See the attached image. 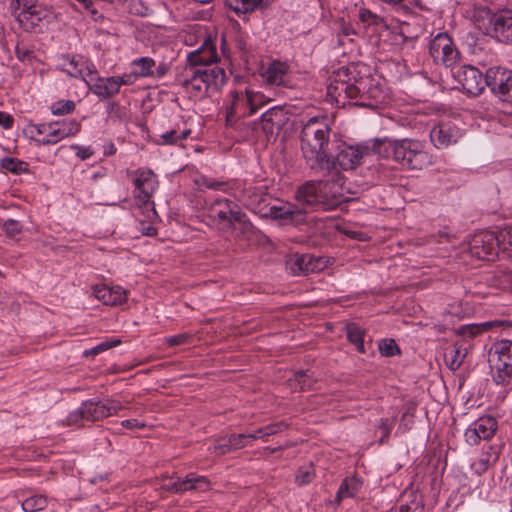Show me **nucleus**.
Masks as SVG:
<instances>
[{
    "instance_id": "f257e3e1",
    "label": "nucleus",
    "mask_w": 512,
    "mask_h": 512,
    "mask_svg": "<svg viewBox=\"0 0 512 512\" xmlns=\"http://www.w3.org/2000/svg\"><path fill=\"white\" fill-rule=\"evenodd\" d=\"M331 127L325 119L310 118L301 131V152L307 166L317 172L329 167V142Z\"/></svg>"
},
{
    "instance_id": "f03ea898",
    "label": "nucleus",
    "mask_w": 512,
    "mask_h": 512,
    "mask_svg": "<svg viewBox=\"0 0 512 512\" xmlns=\"http://www.w3.org/2000/svg\"><path fill=\"white\" fill-rule=\"evenodd\" d=\"M373 151L411 170H422L432 164V157L425 150L424 144L414 139H374Z\"/></svg>"
},
{
    "instance_id": "7ed1b4c3",
    "label": "nucleus",
    "mask_w": 512,
    "mask_h": 512,
    "mask_svg": "<svg viewBox=\"0 0 512 512\" xmlns=\"http://www.w3.org/2000/svg\"><path fill=\"white\" fill-rule=\"evenodd\" d=\"M270 102L262 92L252 89L233 90L227 96L226 123L233 126L238 120L254 115Z\"/></svg>"
},
{
    "instance_id": "20e7f679",
    "label": "nucleus",
    "mask_w": 512,
    "mask_h": 512,
    "mask_svg": "<svg viewBox=\"0 0 512 512\" xmlns=\"http://www.w3.org/2000/svg\"><path fill=\"white\" fill-rule=\"evenodd\" d=\"M330 191L331 184L328 181H307L295 192L296 204L305 210L315 206H321L324 210H333L341 204L342 199L335 193L329 196Z\"/></svg>"
},
{
    "instance_id": "39448f33",
    "label": "nucleus",
    "mask_w": 512,
    "mask_h": 512,
    "mask_svg": "<svg viewBox=\"0 0 512 512\" xmlns=\"http://www.w3.org/2000/svg\"><path fill=\"white\" fill-rule=\"evenodd\" d=\"M123 409L120 401L107 398L103 400L89 399L70 412L66 418L67 425L83 426L84 421L96 422L118 414Z\"/></svg>"
},
{
    "instance_id": "423d86ee",
    "label": "nucleus",
    "mask_w": 512,
    "mask_h": 512,
    "mask_svg": "<svg viewBox=\"0 0 512 512\" xmlns=\"http://www.w3.org/2000/svg\"><path fill=\"white\" fill-rule=\"evenodd\" d=\"M488 364L493 380L507 385L512 377V341L501 340L488 351Z\"/></svg>"
},
{
    "instance_id": "0eeeda50",
    "label": "nucleus",
    "mask_w": 512,
    "mask_h": 512,
    "mask_svg": "<svg viewBox=\"0 0 512 512\" xmlns=\"http://www.w3.org/2000/svg\"><path fill=\"white\" fill-rule=\"evenodd\" d=\"M371 154H375L373 151V141L367 145H348L342 143L337 147V153L335 156H328L329 167L325 168L324 172H339L340 170H354L364 159Z\"/></svg>"
},
{
    "instance_id": "6e6552de",
    "label": "nucleus",
    "mask_w": 512,
    "mask_h": 512,
    "mask_svg": "<svg viewBox=\"0 0 512 512\" xmlns=\"http://www.w3.org/2000/svg\"><path fill=\"white\" fill-rule=\"evenodd\" d=\"M512 261V227L482 230V261L493 262L499 253Z\"/></svg>"
},
{
    "instance_id": "1a4fd4ad",
    "label": "nucleus",
    "mask_w": 512,
    "mask_h": 512,
    "mask_svg": "<svg viewBox=\"0 0 512 512\" xmlns=\"http://www.w3.org/2000/svg\"><path fill=\"white\" fill-rule=\"evenodd\" d=\"M133 183L135 185V197L140 203V207L147 211V217L150 221L157 218L154 202L151 201L153 193L158 187L156 175L149 169H137L134 172Z\"/></svg>"
},
{
    "instance_id": "9d476101",
    "label": "nucleus",
    "mask_w": 512,
    "mask_h": 512,
    "mask_svg": "<svg viewBox=\"0 0 512 512\" xmlns=\"http://www.w3.org/2000/svg\"><path fill=\"white\" fill-rule=\"evenodd\" d=\"M482 21L485 23V33L501 43H512V11L503 10L492 13L490 9L482 7Z\"/></svg>"
},
{
    "instance_id": "9b49d317",
    "label": "nucleus",
    "mask_w": 512,
    "mask_h": 512,
    "mask_svg": "<svg viewBox=\"0 0 512 512\" xmlns=\"http://www.w3.org/2000/svg\"><path fill=\"white\" fill-rule=\"evenodd\" d=\"M210 484V480L206 476L189 473L185 478L166 477L161 487L172 493H185L192 490L203 492L210 489Z\"/></svg>"
},
{
    "instance_id": "f8f14e48",
    "label": "nucleus",
    "mask_w": 512,
    "mask_h": 512,
    "mask_svg": "<svg viewBox=\"0 0 512 512\" xmlns=\"http://www.w3.org/2000/svg\"><path fill=\"white\" fill-rule=\"evenodd\" d=\"M209 216L217 219L220 223H227L232 226L234 223H244L245 213L242 212L238 204L226 199H215L209 209Z\"/></svg>"
},
{
    "instance_id": "ddd939ff",
    "label": "nucleus",
    "mask_w": 512,
    "mask_h": 512,
    "mask_svg": "<svg viewBox=\"0 0 512 512\" xmlns=\"http://www.w3.org/2000/svg\"><path fill=\"white\" fill-rule=\"evenodd\" d=\"M429 53L435 63L450 67L456 63L458 52L447 33H438L430 42Z\"/></svg>"
},
{
    "instance_id": "4468645a",
    "label": "nucleus",
    "mask_w": 512,
    "mask_h": 512,
    "mask_svg": "<svg viewBox=\"0 0 512 512\" xmlns=\"http://www.w3.org/2000/svg\"><path fill=\"white\" fill-rule=\"evenodd\" d=\"M306 213L303 207L296 203L279 202L269 207L266 215L274 220H281L285 224L299 225L306 220Z\"/></svg>"
},
{
    "instance_id": "2eb2a0df",
    "label": "nucleus",
    "mask_w": 512,
    "mask_h": 512,
    "mask_svg": "<svg viewBox=\"0 0 512 512\" xmlns=\"http://www.w3.org/2000/svg\"><path fill=\"white\" fill-rule=\"evenodd\" d=\"M218 59L216 47L211 39H206L196 50L187 55V67H206L211 66Z\"/></svg>"
},
{
    "instance_id": "dca6fc26",
    "label": "nucleus",
    "mask_w": 512,
    "mask_h": 512,
    "mask_svg": "<svg viewBox=\"0 0 512 512\" xmlns=\"http://www.w3.org/2000/svg\"><path fill=\"white\" fill-rule=\"evenodd\" d=\"M284 110L281 106H274L266 110L253 125L260 127L266 136L274 134L275 128L279 129L284 123Z\"/></svg>"
},
{
    "instance_id": "f3484780",
    "label": "nucleus",
    "mask_w": 512,
    "mask_h": 512,
    "mask_svg": "<svg viewBox=\"0 0 512 512\" xmlns=\"http://www.w3.org/2000/svg\"><path fill=\"white\" fill-rule=\"evenodd\" d=\"M81 125L76 120L51 123L49 138L37 140L42 145L56 144L60 140L75 135L80 131Z\"/></svg>"
},
{
    "instance_id": "a211bd4d",
    "label": "nucleus",
    "mask_w": 512,
    "mask_h": 512,
    "mask_svg": "<svg viewBox=\"0 0 512 512\" xmlns=\"http://www.w3.org/2000/svg\"><path fill=\"white\" fill-rule=\"evenodd\" d=\"M510 77L511 70L503 67H492L486 70L484 80L492 94L499 99Z\"/></svg>"
},
{
    "instance_id": "6ab92c4d",
    "label": "nucleus",
    "mask_w": 512,
    "mask_h": 512,
    "mask_svg": "<svg viewBox=\"0 0 512 512\" xmlns=\"http://www.w3.org/2000/svg\"><path fill=\"white\" fill-rule=\"evenodd\" d=\"M457 79L463 90L472 96L480 95V72L472 65H464L457 72Z\"/></svg>"
},
{
    "instance_id": "aec40b11",
    "label": "nucleus",
    "mask_w": 512,
    "mask_h": 512,
    "mask_svg": "<svg viewBox=\"0 0 512 512\" xmlns=\"http://www.w3.org/2000/svg\"><path fill=\"white\" fill-rule=\"evenodd\" d=\"M287 266L293 275H308L320 269V260L309 254H296L287 261Z\"/></svg>"
},
{
    "instance_id": "412c9836",
    "label": "nucleus",
    "mask_w": 512,
    "mask_h": 512,
    "mask_svg": "<svg viewBox=\"0 0 512 512\" xmlns=\"http://www.w3.org/2000/svg\"><path fill=\"white\" fill-rule=\"evenodd\" d=\"M429 136L433 145L442 149L457 142L458 130L448 123H441L433 127Z\"/></svg>"
},
{
    "instance_id": "4be33fe9",
    "label": "nucleus",
    "mask_w": 512,
    "mask_h": 512,
    "mask_svg": "<svg viewBox=\"0 0 512 512\" xmlns=\"http://www.w3.org/2000/svg\"><path fill=\"white\" fill-rule=\"evenodd\" d=\"M17 8L21 11L17 15V20L26 28L34 27L41 20V13L37 9L38 0H14Z\"/></svg>"
},
{
    "instance_id": "5701e85b",
    "label": "nucleus",
    "mask_w": 512,
    "mask_h": 512,
    "mask_svg": "<svg viewBox=\"0 0 512 512\" xmlns=\"http://www.w3.org/2000/svg\"><path fill=\"white\" fill-rule=\"evenodd\" d=\"M482 282L491 289L512 290V271L495 269L484 272Z\"/></svg>"
},
{
    "instance_id": "b1692460",
    "label": "nucleus",
    "mask_w": 512,
    "mask_h": 512,
    "mask_svg": "<svg viewBox=\"0 0 512 512\" xmlns=\"http://www.w3.org/2000/svg\"><path fill=\"white\" fill-rule=\"evenodd\" d=\"M194 72H197L209 90H218L225 84V71L218 66L194 67Z\"/></svg>"
},
{
    "instance_id": "393cba45",
    "label": "nucleus",
    "mask_w": 512,
    "mask_h": 512,
    "mask_svg": "<svg viewBox=\"0 0 512 512\" xmlns=\"http://www.w3.org/2000/svg\"><path fill=\"white\" fill-rule=\"evenodd\" d=\"M366 84L363 80L356 81L355 83H349L345 97L348 99H356L354 103L361 107H373L376 104L371 101H367L371 97L376 98V89H369L365 91Z\"/></svg>"
},
{
    "instance_id": "a878e982",
    "label": "nucleus",
    "mask_w": 512,
    "mask_h": 512,
    "mask_svg": "<svg viewBox=\"0 0 512 512\" xmlns=\"http://www.w3.org/2000/svg\"><path fill=\"white\" fill-rule=\"evenodd\" d=\"M89 89L100 99H110L119 93L118 84L114 78L98 77L95 81L87 80Z\"/></svg>"
},
{
    "instance_id": "bb28decb",
    "label": "nucleus",
    "mask_w": 512,
    "mask_h": 512,
    "mask_svg": "<svg viewBox=\"0 0 512 512\" xmlns=\"http://www.w3.org/2000/svg\"><path fill=\"white\" fill-rule=\"evenodd\" d=\"M288 65L284 62H272L262 73L263 78L271 85L281 86L285 84V77L288 73Z\"/></svg>"
},
{
    "instance_id": "cd10ccee",
    "label": "nucleus",
    "mask_w": 512,
    "mask_h": 512,
    "mask_svg": "<svg viewBox=\"0 0 512 512\" xmlns=\"http://www.w3.org/2000/svg\"><path fill=\"white\" fill-rule=\"evenodd\" d=\"M182 84L194 97H202L209 91L203 80L198 77L197 72H194V67L185 68V79Z\"/></svg>"
},
{
    "instance_id": "c85d7f7f",
    "label": "nucleus",
    "mask_w": 512,
    "mask_h": 512,
    "mask_svg": "<svg viewBox=\"0 0 512 512\" xmlns=\"http://www.w3.org/2000/svg\"><path fill=\"white\" fill-rule=\"evenodd\" d=\"M362 487V481L357 477L345 478L340 484L335 501L340 503L344 498H352L357 495Z\"/></svg>"
},
{
    "instance_id": "c756f323",
    "label": "nucleus",
    "mask_w": 512,
    "mask_h": 512,
    "mask_svg": "<svg viewBox=\"0 0 512 512\" xmlns=\"http://www.w3.org/2000/svg\"><path fill=\"white\" fill-rule=\"evenodd\" d=\"M263 0H225V5L238 16L255 11Z\"/></svg>"
},
{
    "instance_id": "7c9ffc66",
    "label": "nucleus",
    "mask_w": 512,
    "mask_h": 512,
    "mask_svg": "<svg viewBox=\"0 0 512 512\" xmlns=\"http://www.w3.org/2000/svg\"><path fill=\"white\" fill-rule=\"evenodd\" d=\"M347 339L350 343L356 346L359 353L366 352L364 346L365 331L356 323H349L346 325Z\"/></svg>"
},
{
    "instance_id": "2f4dec72",
    "label": "nucleus",
    "mask_w": 512,
    "mask_h": 512,
    "mask_svg": "<svg viewBox=\"0 0 512 512\" xmlns=\"http://www.w3.org/2000/svg\"><path fill=\"white\" fill-rule=\"evenodd\" d=\"M315 379L308 371H298L289 379V385L295 390L305 391L312 389Z\"/></svg>"
},
{
    "instance_id": "473e14b6",
    "label": "nucleus",
    "mask_w": 512,
    "mask_h": 512,
    "mask_svg": "<svg viewBox=\"0 0 512 512\" xmlns=\"http://www.w3.org/2000/svg\"><path fill=\"white\" fill-rule=\"evenodd\" d=\"M359 20L363 24L365 28H374L375 30L386 28L387 24L385 20L379 15L373 13L371 10L366 8H361L359 10Z\"/></svg>"
},
{
    "instance_id": "72a5a7b5",
    "label": "nucleus",
    "mask_w": 512,
    "mask_h": 512,
    "mask_svg": "<svg viewBox=\"0 0 512 512\" xmlns=\"http://www.w3.org/2000/svg\"><path fill=\"white\" fill-rule=\"evenodd\" d=\"M85 68H87V58L81 55H73L64 65V70L72 77L84 76Z\"/></svg>"
},
{
    "instance_id": "f704fd0d",
    "label": "nucleus",
    "mask_w": 512,
    "mask_h": 512,
    "mask_svg": "<svg viewBox=\"0 0 512 512\" xmlns=\"http://www.w3.org/2000/svg\"><path fill=\"white\" fill-rule=\"evenodd\" d=\"M0 166L7 172L16 175L28 172V163L14 157H4L0 160Z\"/></svg>"
},
{
    "instance_id": "c9c22d12",
    "label": "nucleus",
    "mask_w": 512,
    "mask_h": 512,
    "mask_svg": "<svg viewBox=\"0 0 512 512\" xmlns=\"http://www.w3.org/2000/svg\"><path fill=\"white\" fill-rule=\"evenodd\" d=\"M191 133L190 129H183L182 131H178V129L173 128L169 131H166L159 135L160 140L158 144L161 145H174L177 144L179 140L186 139Z\"/></svg>"
},
{
    "instance_id": "e433bc0d",
    "label": "nucleus",
    "mask_w": 512,
    "mask_h": 512,
    "mask_svg": "<svg viewBox=\"0 0 512 512\" xmlns=\"http://www.w3.org/2000/svg\"><path fill=\"white\" fill-rule=\"evenodd\" d=\"M47 497L44 495H33L26 498L22 503L21 507L24 512H38L42 511L47 507Z\"/></svg>"
},
{
    "instance_id": "4c0bfd02",
    "label": "nucleus",
    "mask_w": 512,
    "mask_h": 512,
    "mask_svg": "<svg viewBox=\"0 0 512 512\" xmlns=\"http://www.w3.org/2000/svg\"><path fill=\"white\" fill-rule=\"evenodd\" d=\"M464 359V354L460 352L456 347H448L444 352V360L447 367L451 370L458 369Z\"/></svg>"
},
{
    "instance_id": "58836bf2",
    "label": "nucleus",
    "mask_w": 512,
    "mask_h": 512,
    "mask_svg": "<svg viewBox=\"0 0 512 512\" xmlns=\"http://www.w3.org/2000/svg\"><path fill=\"white\" fill-rule=\"evenodd\" d=\"M288 427H289V425L286 422L280 421V422L271 423L269 425L259 428L258 433L261 434L260 439L262 441L266 442V441H268L270 436L276 435V434L286 430Z\"/></svg>"
},
{
    "instance_id": "ea45409f",
    "label": "nucleus",
    "mask_w": 512,
    "mask_h": 512,
    "mask_svg": "<svg viewBox=\"0 0 512 512\" xmlns=\"http://www.w3.org/2000/svg\"><path fill=\"white\" fill-rule=\"evenodd\" d=\"M498 429L497 420L491 415H482V439H490Z\"/></svg>"
},
{
    "instance_id": "a19ab883",
    "label": "nucleus",
    "mask_w": 512,
    "mask_h": 512,
    "mask_svg": "<svg viewBox=\"0 0 512 512\" xmlns=\"http://www.w3.org/2000/svg\"><path fill=\"white\" fill-rule=\"evenodd\" d=\"M196 182L201 187H205V188L211 189V190L223 191V192H226L227 187H228V184L225 181H219V180H216V179H213V178H210L207 176H203V175L200 176Z\"/></svg>"
},
{
    "instance_id": "79ce46f5",
    "label": "nucleus",
    "mask_w": 512,
    "mask_h": 512,
    "mask_svg": "<svg viewBox=\"0 0 512 512\" xmlns=\"http://www.w3.org/2000/svg\"><path fill=\"white\" fill-rule=\"evenodd\" d=\"M75 107L73 100H59L51 105V112L54 115H67L72 113Z\"/></svg>"
},
{
    "instance_id": "37998d69",
    "label": "nucleus",
    "mask_w": 512,
    "mask_h": 512,
    "mask_svg": "<svg viewBox=\"0 0 512 512\" xmlns=\"http://www.w3.org/2000/svg\"><path fill=\"white\" fill-rule=\"evenodd\" d=\"M134 66L139 68L138 74L142 77L153 75L152 67L155 66V61L150 57H141L136 59L132 63Z\"/></svg>"
},
{
    "instance_id": "c03bdc74",
    "label": "nucleus",
    "mask_w": 512,
    "mask_h": 512,
    "mask_svg": "<svg viewBox=\"0 0 512 512\" xmlns=\"http://www.w3.org/2000/svg\"><path fill=\"white\" fill-rule=\"evenodd\" d=\"M119 343H120V340H118V339L103 341V342L99 343L98 345L92 347L91 349L85 350L83 352V356L86 358L94 357V356L100 354L101 352H104L112 347L117 346Z\"/></svg>"
},
{
    "instance_id": "a18cd8bd",
    "label": "nucleus",
    "mask_w": 512,
    "mask_h": 512,
    "mask_svg": "<svg viewBox=\"0 0 512 512\" xmlns=\"http://www.w3.org/2000/svg\"><path fill=\"white\" fill-rule=\"evenodd\" d=\"M379 351L382 356L392 357L400 354V349L394 339H384L379 343Z\"/></svg>"
},
{
    "instance_id": "49530a36",
    "label": "nucleus",
    "mask_w": 512,
    "mask_h": 512,
    "mask_svg": "<svg viewBox=\"0 0 512 512\" xmlns=\"http://www.w3.org/2000/svg\"><path fill=\"white\" fill-rule=\"evenodd\" d=\"M500 447L498 445H488L487 451L482 452V466H489L497 462L499 458Z\"/></svg>"
},
{
    "instance_id": "de8ad7c7",
    "label": "nucleus",
    "mask_w": 512,
    "mask_h": 512,
    "mask_svg": "<svg viewBox=\"0 0 512 512\" xmlns=\"http://www.w3.org/2000/svg\"><path fill=\"white\" fill-rule=\"evenodd\" d=\"M93 293L95 297L100 300L105 305H110L111 303V286L107 285H96L93 288Z\"/></svg>"
},
{
    "instance_id": "09e8293b",
    "label": "nucleus",
    "mask_w": 512,
    "mask_h": 512,
    "mask_svg": "<svg viewBox=\"0 0 512 512\" xmlns=\"http://www.w3.org/2000/svg\"><path fill=\"white\" fill-rule=\"evenodd\" d=\"M229 441L230 435L217 439L214 444V452L218 455H224L231 451H235Z\"/></svg>"
},
{
    "instance_id": "8fccbe9b",
    "label": "nucleus",
    "mask_w": 512,
    "mask_h": 512,
    "mask_svg": "<svg viewBox=\"0 0 512 512\" xmlns=\"http://www.w3.org/2000/svg\"><path fill=\"white\" fill-rule=\"evenodd\" d=\"M127 300V292L121 286H111V306L121 305Z\"/></svg>"
},
{
    "instance_id": "3c124183",
    "label": "nucleus",
    "mask_w": 512,
    "mask_h": 512,
    "mask_svg": "<svg viewBox=\"0 0 512 512\" xmlns=\"http://www.w3.org/2000/svg\"><path fill=\"white\" fill-rule=\"evenodd\" d=\"M249 437L247 433L231 434L229 442L234 450H239L251 444Z\"/></svg>"
},
{
    "instance_id": "603ef678",
    "label": "nucleus",
    "mask_w": 512,
    "mask_h": 512,
    "mask_svg": "<svg viewBox=\"0 0 512 512\" xmlns=\"http://www.w3.org/2000/svg\"><path fill=\"white\" fill-rule=\"evenodd\" d=\"M192 335L189 333H181L173 336H169L165 338V343L170 346H179L183 344H187L191 341Z\"/></svg>"
},
{
    "instance_id": "864d4df0",
    "label": "nucleus",
    "mask_w": 512,
    "mask_h": 512,
    "mask_svg": "<svg viewBox=\"0 0 512 512\" xmlns=\"http://www.w3.org/2000/svg\"><path fill=\"white\" fill-rule=\"evenodd\" d=\"M480 428H477L476 423L469 426L465 431V440L469 445H478L480 442Z\"/></svg>"
},
{
    "instance_id": "5fc2aeb1",
    "label": "nucleus",
    "mask_w": 512,
    "mask_h": 512,
    "mask_svg": "<svg viewBox=\"0 0 512 512\" xmlns=\"http://www.w3.org/2000/svg\"><path fill=\"white\" fill-rule=\"evenodd\" d=\"M314 476L313 470L300 468L296 473L295 480L298 485L303 486L309 484L314 479Z\"/></svg>"
},
{
    "instance_id": "6e6d98bb",
    "label": "nucleus",
    "mask_w": 512,
    "mask_h": 512,
    "mask_svg": "<svg viewBox=\"0 0 512 512\" xmlns=\"http://www.w3.org/2000/svg\"><path fill=\"white\" fill-rule=\"evenodd\" d=\"M3 228L8 236L13 237L21 232L22 226L18 221L9 219L4 222Z\"/></svg>"
},
{
    "instance_id": "4d7b16f0",
    "label": "nucleus",
    "mask_w": 512,
    "mask_h": 512,
    "mask_svg": "<svg viewBox=\"0 0 512 512\" xmlns=\"http://www.w3.org/2000/svg\"><path fill=\"white\" fill-rule=\"evenodd\" d=\"M348 82L345 81H336L335 84H331L328 87V92L330 95H335L340 97L342 94H346L348 88Z\"/></svg>"
},
{
    "instance_id": "13d9d810",
    "label": "nucleus",
    "mask_w": 512,
    "mask_h": 512,
    "mask_svg": "<svg viewBox=\"0 0 512 512\" xmlns=\"http://www.w3.org/2000/svg\"><path fill=\"white\" fill-rule=\"evenodd\" d=\"M99 76L97 75V70L94 66L93 63H91L88 59H87V68H85V73H84V76H81V78L85 81V83L88 85V81L87 80H91L93 79V81H95V78H98Z\"/></svg>"
},
{
    "instance_id": "bf43d9fd",
    "label": "nucleus",
    "mask_w": 512,
    "mask_h": 512,
    "mask_svg": "<svg viewBox=\"0 0 512 512\" xmlns=\"http://www.w3.org/2000/svg\"><path fill=\"white\" fill-rule=\"evenodd\" d=\"M114 78L118 84V89L120 90V87L123 85H132L135 82L137 75L125 73L121 76H114Z\"/></svg>"
},
{
    "instance_id": "052dcab7",
    "label": "nucleus",
    "mask_w": 512,
    "mask_h": 512,
    "mask_svg": "<svg viewBox=\"0 0 512 512\" xmlns=\"http://www.w3.org/2000/svg\"><path fill=\"white\" fill-rule=\"evenodd\" d=\"M499 100H501L503 102L512 103V70H511V77L509 78V81L507 82L506 86L504 87V90L501 93Z\"/></svg>"
},
{
    "instance_id": "680f3d73",
    "label": "nucleus",
    "mask_w": 512,
    "mask_h": 512,
    "mask_svg": "<svg viewBox=\"0 0 512 512\" xmlns=\"http://www.w3.org/2000/svg\"><path fill=\"white\" fill-rule=\"evenodd\" d=\"M14 122L13 117L6 112L0 111V126L4 129H9L12 127Z\"/></svg>"
},
{
    "instance_id": "e2e57ef3",
    "label": "nucleus",
    "mask_w": 512,
    "mask_h": 512,
    "mask_svg": "<svg viewBox=\"0 0 512 512\" xmlns=\"http://www.w3.org/2000/svg\"><path fill=\"white\" fill-rule=\"evenodd\" d=\"M72 148L76 151V155L82 160L88 159L93 154V152L87 147L75 145L72 146Z\"/></svg>"
},
{
    "instance_id": "0e129e2a",
    "label": "nucleus",
    "mask_w": 512,
    "mask_h": 512,
    "mask_svg": "<svg viewBox=\"0 0 512 512\" xmlns=\"http://www.w3.org/2000/svg\"><path fill=\"white\" fill-rule=\"evenodd\" d=\"M121 426L126 429H136L144 427V424L140 423L137 419H127L121 422Z\"/></svg>"
},
{
    "instance_id": "69168bd1",
    "label": "nucleus",
    "mask_w": 512,
    "mask_h": 512,
    "mask_svg": "<svg viewBox=\"0 0 512 512\" xmlns=\"http://www.w3.org/2000/svg\"><path fill=\"white\" fill-rule=\"evenodd\" d=\"M38 134L44 135L43 138H49V132L51 131V123H43L35 126Z\"/></svg>"
},
{
    "instance_id": "338daca9",
    "label": "nucleus",
    "mask_w": 512,
    "mask_h": 512,
    "mask_svg": "<svg viewBox=\"0 0 512 512\" xmlns=\"http://www.w3.org/2000/svg\"><path fill=\"white\" fill-rule=\"evenodd\" d=\"M503 325L502 321H487L482 322V333L493 329L494 327H501Z\"/></svg>"
},
{
    "instance_id": "774afa93",
    "label": "nucleus",
    "mask_w": 512,
    "mask_h": 512,
    "mask_svg": "<svg viewBox=\"0 0 512 512\" xmlns=\"http://www.w3.org/2000/svg\"><path fill=\"white\" fill-rule=\"evenodd\" d=\"M379 428L382 430V433H383L382 437L380 439V441L382 443L384 441V439L389 436V433H390V429L387 425V420L381 419V424H380Z\"/></svg>"
}]
</instances>
